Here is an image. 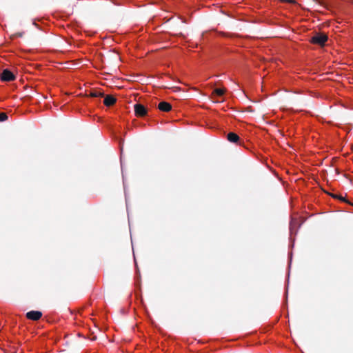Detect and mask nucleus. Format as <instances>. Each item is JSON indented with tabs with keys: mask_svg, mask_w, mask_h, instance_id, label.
<instances>
[{
	"mask_svg": "<svg viewBox=\"0 0 353 353\" xmlns=\"http://www.w3.org/2000/svg\"><path fill=\"white\" fill-rule=\"evenodd\" d=\"M327 40V35L324 34H317L312 38V42L316 44L323 46Z\"/></svg>",
	"mask_w": 353,
	"mask_h": 353,
	"instance_id": "f257e3e1",
	"label": "nucleus"
},
{
	"mask_svg": "<svg viewBox=\"0 0 353 353\" xmlns=\"http://www.w3.org/2000/svg\"><path fill=\"white\" fill-rule=\"evenodd\" d=\"M14 74L8 70H4L1 74V79L3 81H11L14 79Z\"/></svg>",
	"mask_w": 353,
	"mask_h": 353,
	"instance_id": "f03ea898",
	"label": "nucleus"
},
{
	"mask_svg": "<svg viewBox=\"0 0 353 353\" xmlns=\"http://www.w3.org/2000/svg\"><path fill=\"white\" fill-rule=\"evenodd\" d=\"M134 112L136 115L138 117H143L147 113L146 108L140 103L134 105Z\"/></svg>",
	"mask_w": 353,
	"mask_h": 353,
	"instance_id": "7ed1b4c3",
	"label": "nucleus"
},
{
	"mask_svg": "<svg viewBox=\"0 0 353 353\" xmlns=\"http://www.w3.org/2000/svg\"><path fill=\"white\" fill-rule=\"evenodd\" d=\"M42 316V313L39 311H30L27 312L26 317L28 319L33 320V321H37L39 320Z\"/></svg>",
	"mask_w": 353,
	"mask_h": 353,
	"instance_id": "20e7f679",
	"label": "nucleus"
},
{
	"mask_svg": "<svg viewBox=\"0 0 353 353\" xmlns=\"http://www.w3.org/2000/svg\"><path fill=\"white\" fill-rule=\"evenodd\" d=\"M158 108L161 111L168 112L171 110L172 106L169 103L165 102V101H162V102L159 103Z\"/></svg>",
	"mask_w": 353,
	"mask_h": 353,
	"instance_id": "39448f33",
	"label": "nucleus"
},
{
	"mask_svg": "<svg viewBox=\"0 0 353 353\" xmlns=\"http://www.w3.org/2000/svg\"><path fill=\"white\" fill-rule=\"evenodd\" d=\"M116 102V99L115 98H114L113 97L110 96V95H107L105 99H104V104L107 106H110V105H112L113 104H114V103Z\"/></svg>",
	"mask_w": 353,
	"mask_h": 353,
	"instance_id": "423d86ee",
	"label": "nucleus"
},
{
	"mask_svg": "<svg viewBox=\"0 0 353 353\" xmlns=\"http://www.w3.org/2000/svg\"><path fill=\"white\" fill-rule=\"evenodd\" d=\"M239 139V136L234 132H230L228 134V140L232 143L237 142Z\"/></svg>",
	"mask_w": 353,
	"mask_h": 353,
	"instance_id": "0eeeda50",
	"label": "nucleus"
},
{
	"mask_svg": "<svg viewBox=\"0 0 353 353\" xmlns=\"http://www.w3.org/2000/svg\"><path fill=\"white\" fill-rule=\"evenodd\" d=\"M225 90L224 88H216L213 91V94L218 97H221L225 93Z\"/></svg>",
	"mask_w": 353,
	"mask_h": 353,
	"instance_id": "6e6552de",
	"label": "nucleus"
},
{
	"mask_svg": "<svg viewBox=\"0 0 353 353\" xmlns=\"http://www.w3.org/2000/svg\"><path fill=\"white\" fill-rule=\"evenodd\" d=\"M8 119V116L6 113H0V122L5 121Z\"/></svg>",
	"mask_w": 353,
	"mask_h": 353,
	"instance_id": "1a4fd4ad",
	"label": "nucleus"
},
{
	"mask_svg": "<svg viewBox=\"0 0 353 353\" xmlns=\"http://www.w3.org/2000/svg\"><path fill=\"white\" fill-rule=\"evenodd\" d=\"M296 223L295 222V221L292 219L290 225V230L291 234H292L293 232L294 226H295Z\"/></svg>",
	"mask_w": 353,
	"mask_h": 353,
	"instance_id": "9d476101",
	"label": "nucleus"
}]
</instances>
